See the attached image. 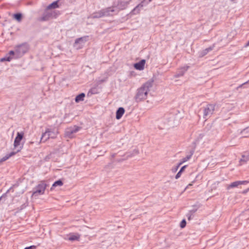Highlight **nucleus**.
Returning a JSON list of instances; mask_svg holds the SVG:
<instances>
[{"label": "nucleus", "mask_w": 249, "mask_h": 249, "mask_svg": "<svg viewBox=\"0 0 249 249\" xmlns=\"http://www.w3.org/2000/svg\"><path fill=\"white\" fill-rule=\"evenodd\" d=\"M53 12H48V10L46 9V11L41 17L40 20L42 21H45L48 20L51 17H53Z\"/></svg>", "instance_id": "1a4fd4ad"}, {"label": "nucleus", "mask_w": 249, "mask_h": 249, "mask_svg": "<svg viewBox=\"0 0 249 249\" xmlns=\"http://www.w3.org/2000/svg\"><path fill=\"white\" fill-rule=\"evenodd\" d=\"M14 18L18 21H20L21 19L22 15L21 14H16L13 16Z\"/></svg>", "instance_id": "6ab92c4d"}, {"label": "nucleus", "mask_w": 249, "mask_h": 249, "mask_svg": "<svg viewBox=\"0 0 249 249\" xmlns=\"http://www.w3.org/2000/svg\"><path fill=\"white\" fill-rule=\"evenodd\" d=\"M10 60H11V58L10 57H7V58H1L0 60H1V61H10Z\"/></svg>", "instance_id": "412c9836"}, {"label": "nucleus", "mask_w": 249, "mask_h": 249, "mask_svg": "<svg viewBox=\"0 0 249 249\" xmlns=\"http://www.w3.org/2000/svg\"><path fill=\"white\" fill-rule=\"evenodd\" d=\"M79 130V128L78 127H77L75 130H73L71 131V133H75V132H77Z\"/></svg>", "instance_id": "5701e85b"}, {"label": "nucleus", "mask_w": 249, "mask_h": 249, "mask_svg": "<svg viewBox=\"0 0 249 249\" xmlns=\"http://www.w3.org/2000/svg\"><path fill=\"white\" fill-rule=\"evenodd\" d=\"M47 186V185L45 181H40L36 186V190L33 193V195L36 196V195L44 194Z\"/></svg>", "instance_id": "7ed1b4c3"}, {"label": "nucleus", "mask_w": 249, "mask_h": 249, "mask_svg": "<svg viewBox=\"0 0 249 249\" xmlns=\"http://www.w3.org/2000/svg\"><path fill=\"white\" fill-rule=\"evenodd\" d=\"M80 235L78 233H71L69 235L68 240L70 241L79 240Z\"/></svg>", "instance_id": "9b49d317"}, {"label": "nucleus", "mask_w": 249, "mask_h": 249, "mask_svg": "<svg viewBox=\"0 0 249 249\" xmlns=\"http://www.w3.org/2000/svg\"><path fill=\"white\" fill-rule=\"evenodd\" d=\"M113 11H114V10H113L112 9H111L110 8L107 9L104 11L103 13V16H109V15H110L109 12H113Z\"/></svg>", "instance_id": "f3484780"}, {"label": "nucleus", "mask_w": 249, "mask_h": 249, "mask_svg": "<svg viewBox=\"0 0 249 249\" xmlns=\"http://www.w3.org/2000/svg\"><path fill=\"white\" fill-rule=\"evenodd\" d=\"M85 97V94L84 93H82L79 95H78L75 99V101L76 103H78L80 101H83L84 100V97Z\"/></svg>", "instance_id": "4468645a"}, {"label": "nucleus", "mask_w": 249, "mask_h": 249, "mask_svg": "<svg viewBox=\"0 0 249 249\" xmlns=\"http://www.w3.org/2000/svg\"><path fill=\"white\" fill-rule=\"evenodd\" d=\"M249 46V41L247 43V44H246L245 46L246 47H248Z\"/></svg>", "instance_id": "393cba45"}, {"label": "nucleus", "mask_w": 249, "mask_h": 249, "mask_svg": "<svg viewBox=\"0 0 249 249\" xmlns=\"http://www.w3.org/2000/svg\"><path fill=\"white\" fill-rule=\"evenodd\" d=\"M9 53L10 54H12V55H13L14 54V52L13 51H10Z\"/></svg>", "instance_id": "b1692460"}, {"label": "nucleus", "mask_w": 249, "mask_h": 249, "mask_svg": "<svg viewBox=\"0 0 249 249\" xmlns=\"http://www.w3.org/2000/svg\"><path fill=\"white\" fill-rule=\"evenodd\" d=\"M215 107L213 105H209L207 106L204 110V116L207 117V116L212 115L214 111Z\"/></svg>", "instance_id": "20e7f679"}, {"label": "nucleus", "mask_w": 249, "mask_h": 249, "mask_svg": "<svg viewBox=\"0 0 249 249\" xmlns=\"http://www.w3.org/2000/svg\"><path fill=\"white\" fill-rule=\"evenodd\" d=\"M186 224V222L185 219H183L180 223V226L181 228H183L185 227Z\"/></svg>", "instance_id": "aec40b11"}, {"label": "nucleus", "mask_w": 249, "mask_h": 249, "mask_svg": "<svg viewBox=\"0 0 249 249\" xmlns=\"http://www.w3.org/2000/svg\"><path fill=\"white\" fill-rule=\"evenodd\" d=\"M22 147H23L22 146H20L19 149L17 150L16 151L12 152L6 155L4 157H3L2 158H1L0 160V164L1 163H2L3 162H4V161H6V160H7L8 159H9L10 157L16 155L17 153L21 151V150L22 149Z\"/></svg>", "instance_id": "423d86ee"}, {"label": "nucleus", "mask_w": 249, "mask_h": 249, "mask_svg": "<svg viewBox=\"0 0 249 249\" xmlns=\"http://www.w3.org/2000/svg\"><path fill=\"white\" fill-rule=\"evenodd\" d=\"M213 47H211V48H209L208 50V51L212 50L213 49Z\"/></svg>", "instance_id": "a878e982"}, {"label": "nucleus", "mask_w": 249, "mask_h": 249, "mask_svg": "<svg viewBox=\"0 0 249 249\" xmlns=\"http://www.w3.org/2000/svg\"><path fill=\"white\" fill-rule=\"evenodd\" d=\"M63 185V182L61 180H58L56 181H55L53 184L51 190H53L54 187H55L56 186H61Z\"/></svg>", "instance_id": "2eb2a0df"}, {"label": "nucleus", "mask_w": 249, "mask_h": 249, "mask_svg": "<svg viewBox=\"0 0 249 249\" xmlns=\"http://www.w3.org/2000/svg\"><path fill=\"white\" fill-rule=\"evenodd\" d=\"M24 133L23 132H18L17 136L15 139L14 142V147L15 148L18 147L23 139Z\"/></svg>", "instance_id": "39448f33"}, {"label": "nucleus", "mask_w": 249, "mask_h": 249, "mask_svg": "<svg viewBox=\"0 0 249 249\" xmlns=\"http://www.w3.org/2000/svg\"><path fill=\"white\" fill-rule=\"evenodd\" d=\"M191 156L190 155V156H187V157H186L185 158L182 159L181 160V161H180V162L178 164L177 168H178L179 166H180L183 163L188 161L190 158H191Z\"/></svg>", "instance_id": "a211bd4d"}, {"label": "nucleus", "mask_w": 249, "mask_h": 249, "mask_svg": "<svg viewBox=\"0 0 249 249\" xmlns=\"http://www.w3.org/2000/svg\"><path fill=\"white\" fill-rule=\"evenodd\" d=\"M145 60L144 59H142L139 62L135 63L134 65V67L135 69L142 71L143 70L144 68V66L145 64Z\"/></svg>", "instance_id": "0eeeda50"}, {"label": "nucleus", "mask_w": 249, "mask_h": 249, "mask_svg": "<svg viewBox=\"0 0 249 249\" xmlns=\"http://www.w3.org/2000/svg\"><path fill=\"white\" fill-rule=\"evenodd\" d=\"M148 92V88L145 86L141 88L137 94L136 98L139 101L145 99L147 98V93Z\"/></svg>", "instance_id": "f03ea898"}, {"label": "nucleus", "mask_w": 249, "mask_h": 249, "mask_svg": "<svg viewBox=\"0 0 249 249\" xmlns=\"http://www.w3.org/2000/svg\"><path fill=\"white\" fill-rule=\"evenodd\" d=\"M249 161V153H245L242 156L240 162H247Z\"/></svg>", "instance_id": "ddd939ff"}, {"label": "nucleus", "mask_w": 249, "mask_h": 249, "mask_svg": "<svg viewBox=\"0 0 249 249\" xmlns=\"http://www.w3.org/2000/svg\"><path fill=\"white\" fill-rule=\"evenodd\" d=\"M194 181H193L192 182H191V183H189L187 186L185 188V190L189 188V187L191 186H192L193 185V184L194 183Z\"/></svg>", "instance_id": "4be33fe9"}, {"label": "nucleus", "mask_w": 249, "mask_h": 249, "mask_svg": "<svg viewBox=\"0 0 249 249\" xmlns=\"http://www.w3.org/2000/svg\"><path fill=\"white\" fill-rule=\"evenodd\" d=\"M58 1L59 0H57L53 2L52 3L50 4L47 7V10H49L52 9H55L59 7L58 5Z\"/></svg>", "instance_id": "f8f14e48"}, {"label": "nucleus", "mask_w": 249, "mask_h": 249, "mask_svg": "<svg viewBox=\"0 0 249 249\" xmlns=\"http://www.w3.org/2000/svg\"><path fill=\"white\" fill-rule=\"evenodd\" d=\"M78 42V40L75 41V43H77Z\"/></svg>", "instance_id": "cd10ccee"}, {"label": "nucleus", "mask_w": 249, "mask_h": 249, "mask_svg": "<svg viewBox=\"0 0 249 249\" xmlns=\"http://www.w3.org/2000/svg\"><path fill=\"white\" fill-rule=\"evenodd\" d=\"M124 109L123 107H119L116 112V118L117 119H120L124 113Z\"/></svg>", "instance_id": "9d476101"}, {"label": "nucleus", "mask_w": 249, "mask_h": 249, "mask_svg": "<svg viewBox=\"0 0 249 249\" xmlns=\"http://www.w3.org/2000/svg\"><path fill=\"white\" fill-rule=\"evenodd\" d=\"M247 183V181H236L232 182L230 185H229L227 188V189H230L231 188L237 187L240 185L244 184Z\"/></svg>", "instance_id": "6e6552de"}, {"label": "nucleus", "mask_w": 249, "mask_h": 249, "mask_svg": "<svg viewBox=\"0 0 249 249\" xmlns=\"http://www.w3.org/2000/svg\"><path fill=\"white\" fill-rule=\"evenodd\" d=\"M187 166V165H184L181 167V168L180 169L179 171L176 175V176L175 177L176 179H178V178H179L180 177L182 173L184 171V169L186 168Z\"/></svg>", "instance_id": "dca6fc26"}, {"label": "nucleus", "mask_w": 249, "mask_h": 249, "mask_svg": "<svg viewBox=\"0 0 249 249\" xmlns=\"http://www.w3.org/2000/svg\"><path fill=\"white\" fill-rule=\"evenodd\" d=\"M58 133L57 131H51L48 129L42 134L40 142H45L50 138L55 139L57 137Z\"/></svg>", "instance_id": "f257e3e1"}, {"label": "nucleus", "mask_w": 249, "mask_h": 249, "mask_svg": "<svg viewBox=\"0 0 249 249\" xmlns=\"http://www.w3.org/2000/svg\"><path fill=\"white\" fill-rule=\"evenodd\" d=\"M29 248H25L24 249H29Z\"/></svg>", "instance_id": "bb28decb"}]
</instances>
